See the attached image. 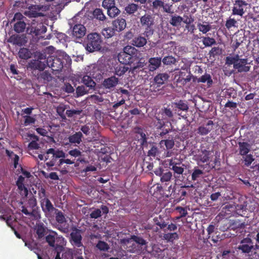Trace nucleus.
Listing matches in <instances>:
<instances>
[{
  "mask_svg": "<svg viewBox=\"0 0 259 259\" xmlns=\"http://www.w3.org/2000/svg\"><path fill=\"white\" fill-rule=\"evenodd\" d=\"M71 59L68 55L51 56L47 59V64L53 72L61 71L64 66L68 67Z\"/></svg>",
  "mask_w": 259,
  "mask_h": 259,
  "instance_id": "1",
  "label": "nucleus"
},
{
  "mask_svg": "<svg viewBox=\"0 0 259 259\" xmlns=\"http://www.w3.org/2000/svg\"><path fill=\"white\" fill-rule=\"evenodd\" d=\"M45 160H48L46 164L48 167L54 165L59 166V159L66 157V154L62 151L54 148H50L46 152Z\"/></svg>",
  "mask_w": 259,
  "mask_h": 259,
  "instance_id": "2",
  "label": "nucleus"
},
{
  "mask_svg": "<svg viewBox=\"0 0 259 259\" xmlns=\"http://www.w3.org/2000/svg\"><path fill=\"white\" fill-rule=\"evenodd\" d=\"M119 82V79L114 75L105 78L100 84L99 91L102 94L111 93L115 91Z\"/></svg>",
  "mask_w": 259,
  "mask_h": 259,
  "instance_id": "3",
  "label": "nucleus"
},
{
  "mask_svg": "<svg viewBox=\"0 0 259 259\" xmlns=\"http://www.w3.org/2000/svg\"><path fill=\"white\" fill-rule=\"evenodd\" d=\"M54 218L56 221V223L54 225L55 228L62 233H67L69 230V224L67 223L64 213L57 208L53 212V217L49 219H52Z\"/></svg>",
  "mask_w": 259,
  "mask_h": 259,
  "instance_id": "4",
  "label": "nucleus"
},
{
  "mask_svg": "<svg viewBox=\"0 0 259 259\" xmlns=\"http://www.w3.org/2000/svg\"><path fill=\"white\" fill-rule=\"evenodd\" d=\"M102 39L100 34L97 33L88 35L86 42V50L89 52L100 50L101 48Z\"/></svg>",
  "mask_w": 259,
  "mask_h": 259,
  "instance_id": "5",
  "label": "nucleus"
},
{
  "mask_svg": "<svg viewBox=\"0 0 259 259\" xmlns=\"http://www.w3.org/2000/svg\"><path fill=\"white\" fill-rule=\"evenodd\" d=\"M141 26L145 28L144 34L147 37L153 33V26L154 24V18L151 14L146 13L140 18Z\"/></svg>",
  "mask_w": 259,
  "mask_h": 259,
  "instance_id": "6",
  "label": "nucleus"
},
{
  "mask_svg": "<svg viewBox=\"0 0 259 259\" xmlns=\"http://www.w3.org/2000/svg\"><path fill=\"white\" fill-rule=\"evenodd\" d=\"M27 18L21 13L17 12L14 14L11 24L13 23L14 30L17 33L24 32L26 28V21Z\"/></svg>",
  "mask_w": 259,
  "mask_h": 259,
  "instance_id": "7",
  "label": "nucleus"
},
{
  "mask_svg": "<svg viewBox=\"0 0 259 259\" xmlns=\"http://www.w3.org/2000/svg\"><path fill=\"white\" fill-rule=\"evenodd\" d=\"M169 77V75L166 73L157 74L151 81L150 90L153 92L159 91L160 87L167 81Z\"/></svg>",
  "mask_w": 259,
  "mask_h": 259,
  "instance_id": "8",
  "label": "nucleus"
},
{
  "mask_svg": "<svg viewBox=\"0 0 259 259\" xmlns=\"http://www.w3.org/2000/svg\"><path fill=\"white\" fill-rule=\"evenodd\" d=\"M247 3L243 0H235L233 2L232 14L242 17L246 10Z\"/></svg>",
  "mask_w": 259,
  "mask_h": 259,
  "instance_id": "9",
  "label": "nucleus"
},
{
  "mask_svg": "<svg viewBox=\"0 0 259 259\" xmlns=\"http://www.w3.org/2000/svg\"><path fill=\"white\" fill-rule=\"evenodd\" d=\"M40 204L46 217L48 218H52L53 212L57 208L53 206L51 201L49 199H45L40 202Z\"/></svg>",
  "mask_w": 259,
  "mask_h": 259,
  "instance_id": "10",
  "label": "nucleus"
},
{
  "mask_svg": "<svg viewBox=\"0 0 259 259\" xmlns=\"http://www.w3.org/2000/svg\"><path fill=\"white\" fill-rule=\"evenodd\" d=\"M71 243L73 245L77 247H84L82 243L81 242L82 236L81 235V230L74 227L72 229V232L70 233Z\"/></svg>",
  "mask_w": 259,
  "mask_h": 259,
  "instance_id": "11",
  "label": "nucleus"
},
{
  "mask_svg": "<svg viewBox=\"0 0 259 259\" xmlns=\"http://www.w3.org/2000/svg\"><path fill=\"white\" fill-rule=\"evenodd\" d=\"M237 248L241 250L243 253H249L254 249L252 239L248 237L243 239L240 241V245L238 246Z\"/></svg>",
  "mask_w": 259,
  "mask_h": 259,
  "instance_id": "12",
  "label": "nucleus"
},
{
  "mask_svg": "<svg viewBox=\"0 0 259 259\" xmlns=\"http://www.w3.org/2000/svg\"><path fill=\"white\" fill-rule=\"evenodd\" d=\"M7 41L14 46L22 47L25 46L27 40L24 35H19L15 34L12 35L8 39Z\"/></svg>",
  "mask_w": 259,
  "mask_h": 259,
  "instance_id": "13",
  "label": "nucleus"
},
{
  "mask_svg": "<svg viewBox=\"0 0 259 259\" xmlns=\"http://www.w3.org/2000/svg\"><path fill=\"white\" fill-rule=\"evenodd\" d=\"M42 7L39 5H31L28 7V10L24 12V14L29 18H36L42 16V13L39 12Z\"/></svg>",
  "mask_w": 259,
  "mask_h": 259,
  "instance_id": "14",
  "label": "nucleus"
},
{
  "mask_svg": "<svg viewBox=\"0 0 259 259\" xmlns=\"http://www.w3.org/2000/svg\"><path fill=\"white\" fill-rule=\"evenodd\" d=\"M34 231L37 235V239H41L47 235L48 229L43 223L39 222L36 223Z\"/></svg>",
  "mask_w": 259,
  "mask_h": 259,
  "instance_id": "15",
  "label": "nucleus"
},
{
  "mask_svg": "<svg viewBox=\"0 0 259 259\" xmlns=\"http://www.w3.org/2000/svg\"><path fill=\"white\" fill-rule=\"evenodd\" d=\"M136 137L140 143L141 146H145L147 145V138L143 130L139 127L135 128Z\"/></svg>",
  "mask_w": 259,
  "mask_h": 259,
  "instance_id": "16",
  "label": "nucleus"
},
{
  "mask_svg": "<svg viewBox=\"0 0 259 259\" xmlns=\"http://www.w3.org/2000/svg\"><path fill=\"white\" fill-rule=\"evenodd\" d=\"M247 59H241L240 62L234 64V68L237 69L238 72H247L250 70V66L246 65Z\"/></svg>",
  "mask_w": 259,
  "mask_h": 259,
  "instance_id": "17",
  "label": "nucleus"
},
{
  "mask_svg": "<svg viewBox=\"0 0 259 259\" xmlns=\"http://www.w3.org/2000/svg\"><path fill=\"white\" fill-rule=\"evenodd\" d=\"M31 70L33 71L38 70L40 71H43L46 67L45 62L37 60H32L28 63V67Z\"/></svg>",
  "mask_w": 259,
  "mask_h": 259,
  "instance_id": "18",
  "label": "nucleus"
},
{
  "mask_svg": "<svg viewBox=\"0 0 259 259\" xmlns=\"http://www.w3.org/2000/svg\"><path fill=\"white\" fill-rule=\"evenodd\" d=\"M86 33V28L82 24H76L72 29V35L76 38H80L84 36Z\"/></svg>",
  "mask_w": 259,
  "mask_h": 259,
  "instance_id": "19",
  "label": "nucleus"
},
{
  "mask_svg": "<svg viewBox=\"0 0 259 259\" xmlns=\"http://www.w3.org/2000/svg\"><path fill=\"white\" fill-rule=\"evenodd\" d=\"M112 26L115 31L120 32L123 30L126 26V21L124 19L118 17L112 23Z\"/></svg>",
  "mask_w": 259,
  "mask_h": 259,
  "instance_id": "20",
  "label": "nucleus"
},
{
  "mask_svg": "<svg viewBox=\"0 0 259 259\" xmlns=\"http://www.w3.org/2000/svg\"><path fill=\"white\" fill-rule=\"evenodd\" d=\"M213 125V121L208 120L205 125L200 126L198 128L197 133L201 136L206 135L212 130Z\"/></svg>",
  "mask_w": 259,
  "mask_h": 259,
  "instance_id": "21",
  "label": "nucleus"
},
{
  "mask_svg": "<svg viewBox=\"0 0 259 259\" xmlns=\"http://www.w3.org/2000/svg\"><path fill=\"white\" fill-rule=\"evenodd\" d=\"M239 154L242 156L248 154L250 151L251 145L246 142H238Z\"/></svg>",
  "mask_w": 259,
  "mask_h": 259,
  "instance_id": "22",
  "label": "nucleus"
},
{
  "mask_svg": "<svg viewBox=\"0 0 259 259\" xmlns=\"http://www.w3.org/2000/svg\"><path fill=\"white\" fill-rule=\"evenodd\" d=\"M169 167L172 169L175 174L177 175H181L183 173L184 170V164L181 165L180 163H177L170 159L169 162Z\"/></svg>",
  "mask_w": 259,
  "mask_h": 259,
  "instance_id": "23",
  "label": "nucleus"
},
{
  "mask_svg": "<svg viewBox=\"0 0 259 259\" xmlns=\"http://www.w3.org/2000/svg\"><path fill=\"white\" fill-rule=\"evenodd\" d=\"M82 138L83 135L82 133L81 132H78L70 135L68 137V139L69 143L72 144H74L75 146H77L82 142Z\"/></svg>",
  "mask_w": 259,
  "mask_h": 259,
  "instance_id": "24",
  "label": "nucleus"
},
{
  "mask_svg": "<svg viewBox=\"0 0 259 259\" xmlns=\"http://www.w3.org/2000/svg\"><path fill=\"white\" fill-rule=\"evenodd\" d=\"M148 62L149 63V70L153 71L161 66L162 62L161 57H152L149 59Z\"/></svg>",
  "mask_w": 259,
  "mask_h": 259,
  "instance_id": "25",
  "label": "nucleus"
},
{
  "mask_svg": "<svg viewBox=\"0 0 259 259\" xmlns=\"http://www.w3.org/2000/svg\"><path fill=\"white\" fill-rule=\"evenodd\" d=\"M132 241L140 246L146 245L147 244V242L146 240L140 236L135 235H132L130 238L124 240L125 243L127 244H130Z\"/></svg>",
  "mask_w": 259,
  "mask_h": 259,
  "instance_id": "26",
  "label": "nucleus"
},
{
  "mask_svg": "<svg viewBox=\"0 0 259 259\" xmlns=\"http://www.w3.org/2000/svg\"><path fill=\"white\" fill-rule=\"evenodd\" d=\"M118 60L121 64L125 65H130L135 61L123 51L118 54Z\"/></svg>",
  "mask_w": 259,
  "mask_h": 259,
  "instance_id": "27",
  "label": "nucleus"
},
{
  "mask_svg": "<svg viewBox=\"0 0 259 259\" xmlns=\"http://www.w3.org/2000/svg\"><path fill=\"white\" fill-rule=\"evenodd\" d=\"M132 44L137 48H141L144 47L147 42V39L139 35L134 37L132 41Z\"/></svg>",
  "mask_w": 259,
  "mask_h": 259,
  "instance_id": "28",
  "label": "nucleus"
},
{
  "mask_svg": "<svg viewBox=\"0 0 259 259\" xmlns=\"http://www.w3.org/2000/svg\"><path fill=\"white\" fill-rule=\"evenodd\" d=\"M37 78L39 81L46 83L51 81L53 77L48 71H45L39 74L38 73Z\"/></svg>",
  "mask_w": 259,
  "mask_h": 259,
  "instance_id": "29",
  "label": "nucleus"
},
{
  "mask_svg": "<svg viewBox=\"0 0 259 259\" xmlns=\"http://www.w3.org/2000/svg\"><path fill=\"white\" fill-rule=\"evenodd\" d=\"M82 82L89 89H93L96 85V82L89 75H84L82 78Z\"/></svg>",
  "mask_w": 259,
  "mask_h": 259,
  "instance_id": "30",
  "label": "nucleus"
},
{
  "mask_svg": "<svg viewBox=\"0 0 259 259\" xmlns=\"http://www.w3.org/2000/svg\"><path fill=\"white\" fill-rule=\"evenodd\" d=\"M123 51L135 61L137 55V50L135 47L131 46H127L123 48Z\"/></svg>",
  "mask_w": 259,
  "mask_h": 259,
  "instance_id": "31",
  "label": "nucleus"
},
{
  "mask_svg": "<svg viewBox=\"0 0 259 259\" xmlns=\"http://www.w3.org/2000/svg\"><path fill=\"white\" fill-rule=\"evenodd\" d=\"M204 174L203 170L200 169L198 166H195L191 175L192 180L195 181L202 177Z\"/></svg>",
  "mask_w": 259,
  "mask_h": 259,
  "instance_id": "32",
  "label": "nucleus"
},
{
  "mask_svg": "<svg viewBox=\"0 0 259 259\" xmlns=\"http://www.w3.org/2000/svg\"><path fill=\"white\" fill-rule=\"evenodd\" d=\"M162 62L164 65L171 66L175 65L177 61L175 57L171 55H168L163 58Z\"/></svg>",
  "mask_w": 259,
  "mask_h": 259,
  "instance_id": "33",
  "label": "nucleus"
},
{
  "mask_svg": "<svg viewBox=\"0 0 259 259\" xmlns=\"http://www.w3.org/2000/svg\"><path fill=\"white\" fill-rule=\"evenodd\" d=\"M31 53L27 48H21L18 52V56L20 58L24 60H27L31 57Z\"/></svg>",
  "mask_w": 259,
  "mask_h": 259,
  "instance_id": "34",
  "label": "nucleus"
},
{
  "mask_svg": "<svg viewBox=\"0 0 259 259\" xmlns=\"http://www.w3.org/2000/svg\"><path fill=\"white\" fill-rule=\"evenodd\" d=\"M102 34L105 38H109L115 35V30L113 27H106L102 30Z\"/></svg>",
  "mask_w": 259,
  "mask_h": 259,
  "instance_id": "35",
  "label": "nucleus"
},
{
  "mask_svg": "<svg viewBox=\"0 0 259 259\" xmlns=\"http://www.w3.org/2000/svg\"><path fill=\"white\" fill-rule=\"evenodd\" d=\"M125 64H120L115 68V75L118 76L123 75L128 69V67L125 66Z\"/></svg>",
  "mask_w": 259,
  "mask_h": 259,
  "instance_id": "36",
  "label": "nucleus"
},
{
  "mask_svg": "<svg viewBox=\"0 0 259 259\" xmlns=\"http://www.w3.org/2000/svg\"><path fill=\"white\" fill-rule=\"evenodd\" d=\"M209 152L204 150L202 151L200 154L197 155V160L202 163L207 162L209 159Z\"/></svg>",
  "mask_w": 259,
  "mask_h": 259,
  "instance_id": "37",
  "label": "nucleus"
},
{
  "mask_svg": "<svg viewBox=\"0 0 259 259\" xmlns=\"http://www.w3.org/2000/svg\"><path fill=\"white\" fill-rule=\"evenodd\" d=\"M197 81L198 82L202 83H205L206 82L208 86L211 85L213 82L210 75L208 73H205L204 75L197 78Z\"/></svg>",
  "mask_w": 259,
  "mask_h": 259,
  "instance_id": "38",
  "label": "nucleus"
},
{
  "mask_svg": "<svg viewBox=\"0 0 259 259\" xmlns=\"http://www.w3.org/2000/svg\"><path fill=\"white\" fill-rule=\"evenodd\" d=\"M154 222L155 224L159 227V228L161 229H164L167 226V223H166L163 217H162L161 215H159L157 217H155L153 219Z\"/></svg>",
  "mask_w": 259,
  "mask_h": 259,
  "instance_id": "39",
  "label": "nucleus"
},
{
  "mask_svg": "<svg viewBox=\"0 0 259 259\" xmlns=\"http://www.w3.org/2000/svg\"><path fill=\"white\" fill-rule=\"evenodd\" d=\"M93 15L95 18L100 21H104L106 19L102 10L99 8H96L94 10Z\"/></svg>",
  "mask_w": 259,
  "mask_h": 259,
  "instance_id": "40",
  "label": "nucleus"
},
{
  "mask_svg": "<svg viewBox=\"0 0 259 259\" xmlns=\"http://www.w3.org/2000/svg\"><path fill=\"white\" fill-rule=\"evenodd\" d=\"M182 22L183 18L177 15L171 16V18L169 21L170 24L175 27H178L181 25Z\"/></svg>",
  "mask_w": 259,
  "mask_h": 259,
  "instance_id": "41",
  "label": "nucleus"
},
{
  "mask_svg": "<svg viewBox=\"0 0 259 259\" xmlns=\"http://www.w3.org/2000/svg\"><path fill=\"white\" fill-rule=\"evenodd\" d=\"M30 137L33 138V140H32L29 143L28 146V148L30 150L38 149L39 148V146L37 142V141L38 140V138L37 137V136L33 135H31Z\"/></svg>",
  "mask_w": 259,
  "mask_h": 259,
  "instance_id": "42",
  "label": "nucleus"
},
{
  "mask_svg": "<svg viewBox=\"0 0 259 259\" xmlns=\"http://www.w3.org/2000/svg\"><path fill=\"white\" fill-rule=\"evenodd\" d=\"M57 235V233L55 231H52L51 234H49L46 237V240L49 245L52 247L55 246V237Z\"/></svg>",
  "mask_w": 259,
  "mask_h": 259,
  "instance_id": "43",
  "label": "nucleus"
},
{
  "mask_svg": "<svg viewBox=\"0 0 259 259\" xmlns=\"http://www.w3.org/2000/svg\"><path fill=\"white\" fill-rule=\"evenodd\" d=\"M186 187H182L178 190H175L176 197H178L180 200H183L187 193L185 190Z\"/></svg>",
  "mask_w": 259,
  "mask_h": 259,
  "instance_id": "44",
  "label": "nucleus"
},
{
  "mask_svg": "<svg viewBox=\"0 0 259 259\" xmlns=\"http://www.w3.org/2000/svg\"><path fill=\"white\" fill-rule=\"evenodd\" d=\"M164 143L167 150H170L173 148L175 145V141L173 138L170 139L168 138L166 140H162L160 142V144Z\"/></svg>",
  "mask_w": 259,
  "mask_h": 259,
  "instance_id": "45",
  "label": "nucleus"
},
{
  "mask_svg": "<svg viewBox=\"0 0 259 259\" xmlns=\"http://www.w3.org/2000/svg\"><path fill=\"white\" fill-rule=\"evenodd\" d=\"M138 8L139 6L138 5L132 3L125 7V11L128 14H133L138 10Z\"/></svg>",
  "mask_w": 259,
  "mask_h": 259,
  "instance_id": "46",
  "label": "nucleus"
},
{
  "mask_svg": "<svg viewBox=\"0 0 259 259\" xmlns=\"http://www.w3.org/2000/svg\"><path fill=\"white\" fill-rule=\"evenodd\" d=\"M161 115L163 119H167L172 118L174 116L172 111L170 108H164L161 109Z\"/></svg>",
  "mask_w": 259,
  "mask_h": 259,
  "instance_id": "47",
  "label": "nucleus"
},
{
  "mask_svg": "<svg viewBox=\"0 0 259 259\" xmlns=\"http://www.w3.org/2000/svg\"><path fill=\"white\" fill-rule=\"evenodd\" d=\"M245 223H242L239 220L233 221L230 225V227L233 230H236L237 229H243L245 227Z\"/></svg>",
  "mask_w": 259,
  "mask_h": 259,
  "instance_id": "48",
  "label": "nucleus"
},
{
  "mask_svg": "<svg viewBox=\"0 0 259 259\" xmlns=\"http://www.w3.org/2000/svg\"><path fill=\"white\" fill-rule=\"evenodd\" d=\"M175 107L182 111H187L189 107L185 101L180 100L178 102H175Z\"/></svg>",
  "mask_w": 259,
  "mask_h": 259,
  "instance_id": "49",
  "label": "nucleus"
},
{
  "mask_svg": "<svg viewBox=\"0 0 259 259\" xmlns=\"http://www.w3.org/2000/svg\"><path fill=\"white\" fill-rule=\"evenodd\" d=\"M38 195L39 202L42 201L45 199H48L47 196L45 188L41 185L38 187Z\"/></svg>",
  "mask_w": 259,
  "mask_h": 259,
  "instance_id": "50",
  "label": "nucleus"
},
{
  "mask_svg": "<svg viewBox=\"0 0 259 259\" xmlns=\"http://www.w3.org/2000/svg\"><path fill=\"white\" fill-rule=\"evenodd\" d=\"M202 42L205 47H210L216 44L215 39L209 37H203Z\"/></svg>",
  "mask_w": 259,
  "mask_h": 259,
  "instance_id": "51",
  "label": "nucleus"
},
{
  "mask_svg": "<svg viewBox=\"0 0 259 259\" xmlns=\"http://www.w3.org/2000/svg\"><path fill=\"white\" fill-rule=\"evenodd\" d=\"M96 247L101 251H106L109 249V246L105 241L99 240L96 244Z\"/></svg>",
  "mask_w": 259,
  "mask_h": 259,
  "instance_id": "52",
  "label": "nucleus"
},
{
  "mask_svg": "<svg viewBox=\"0 0 259 259\" xmlns=\"http://www.w3.org/2000/svg\"><path fill=\"white\" fill-rule=\"evenodd\" d=\"M242 157L244 160V164L245 166L247 167L249 166L252 163V162L254 160L253 156L251 154L245 155L244 156Z\"/></svg>",
  "mask_w": 259,
  "mask_h": 259,
  "instance_id": "53",
  "label": "nucleus"
},
{
  "mask_svg": "<svg viewBox=\"0 0 259 259\" xmlns=\"http://www.w3.org/2000/svg\"><path fill=\"white\" fill-rule=\"evenodd\" d=\"M90 89L89 88H87V87H84L83 85L78 86L76 88V94L78 97L82 96L85 94H87L89 93V91Z\"/></svg>",
  "mask_w": 259,
  "mask_h": 259,
  "instance_id": "54",
  "label": "nucleus"
},
{
  "mask_svg": "<svg viewBox=\"0 0 259 259\" xmlns=\"http://www.w3.org/2000/svg\"><path fill=\"white\" fill-rule=\"evenodd\" d=\"M127 251L131 253H136L140 251V247L137 245L135 243L132 242L130 244H127Z\"/></svg>",
  "mask_w": 259,
  "mask_h": 259,
  "instance_id": "55",
  "label": "nucleus"
},
{
  "mask_svg": "<svg viewBox=\"0 0 259 259\" xmlns=\"http://www.w3.org/2000/svg\"><path fill=\"white\" fill-rule=\"evenodd\" d=\"M55 259H73L72 253L70 251H65L62 254V257L60 256V253L57 252Z\"/></svg>",
  "mask_w": 259,
  "mask_h": 259,
  "instance_id": "56",
  "label": "nucleus"
},
{
  "mask_svg": "<svg viewBox=\"0 0 259 259\" xmlns=\"http://www.w3.org/2000/svg\"><path fill=\"white\" fill-rule=\"evenodd\" d=\"M119 13V10L115 5L107 10L108 15L111 18L115 17Z\"/></svg>",
  "mask_w": 259,
  "mask_h": 259,
  "instance_id": "57",
  "label": "nucleus"
},
{
  "mask_svg": "<svg viewBox=\"0 0 259 259\" xmlns=\"http://www.w3.org/2000/svg\"><path fill=\"white\" fill-rule=\"evenodd\" d=\"M172 174L170 171L163 172L162 175L160 177V180L161 183L169 182L171 178ZM166 185V183H165Z\"/></svg>",
  "mask_w": 259,
  "mask_h": 259,
  "instance_id": "58",
  "label": "nucleus"
},
{
  "mask_svg": "<svg viewBox=\"0 0 259 259\" xmlns=\"http://www.w3.org/2000/svg\"><path fill=\"white\" fill-rule=\"evenodd\" d=\"M197 27L199 30L204 34L210 31L211 28V25L208 24L205 25L200 23L197 24Z\"/></svg>",
  "mask_w": 259,
  "mask_h": 259,
  "instance_id": "59",
  "label": "nucleus"
},
{
  "mask_svg": "<svg viewBox=\"0 0 259 259\" xmlns=\"http://www.w3.org/2000/svg\"><path fill=\"white\" fill-rule=\"evenodd\" d=\"M164 238L169 242H172L175 239L179 238V236L177 233L175 232L172 233H166L163 235Z\"/></svg>",
  "mask_w": 259,
  "mask_h": 259,
  "instance_id": "60",
  "label": "nucleus"
},
{
  "mask_svg": "<svg viewBox=\"0 0 259 259\" xmlns=\"http://www.w3.org/2000/svg\"><path fill=\"white\" fill-rule=\"evenodd\" d=\"M222 53V49L219 47H213L211 50L209 51V54L210 57H212L214 58L215 56L220 55Z\"/></svg>",
  "mask_w": 259,
  "mask_h": 259,
  "instance_id": "61",
  "label": "nucleus"
},
{
  "mask_svg": "<svg viewBox=\"0 0 259 259\" xmlns=\"http://www.w3.org/2000/svg\"><path fill=\"white\" fill-rule=\"evenodd\" d=\"M159 154V150L155 145H152L150 149L148 152V156L155 157Z\"/></svg>",
  "mask_w": 259,
  "mask_h": 259,
  "instance_id": "62",
  "label": "nucleus"
},
{
  "mask_svg": "<svg viewBox=\"0 0 259 259\" xmlns=\"http://www.w3.org/2000/svg\"><path fill=\"white\" fill-rule=\"evenodd\" d=\"M35 27V31L34 35L35 36H37L41 33H45L46 31L47 28L42 24H40L38 27Z\"/></svg>",
  "mask_w": 259,
  "mask_h": 259,
  "instance_id": "63",
  "label": "nucleus"
},
{
  "mask_svg": "<svg viewBox=\"0 0 259 259\" xmlns=\"http://www.w3.org/2000/svg\"><path fill=\"white\" fill-rule=\"evenodd\" d=\"M115 5L114 0H104L102 2V6L108 10Z\"/></svg>",
  "mask_w": 259,
  "mask_h": 259,
  "instance_id": "64",
  "label": "nucleus"
}]
</instances>
